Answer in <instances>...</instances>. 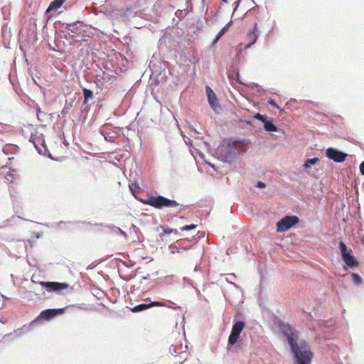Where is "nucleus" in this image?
I'll return each mask as SVG.
<instances>
[{"label":"nucleus","instance_id":"nucleus-1","mask_svg":"<svg viewBox=\"0 0 364 364\" xmlns=\"http://www.w3.org/2000/svg\"><path fill=\"white\" fill-rule=\"evenodd\" d=\"M279 328L287 337L291 351L294 355L296 364H311L313 353L307 348L305 342L297 343L298 333L291 326L285 323H282Z\"/></svg>","mask_w":364,"mask_h":364},{"label":"nucleus","instance_id":"nucleus-2","mask_svg":"<svg viewBox=\"0 0 364 364\" xmlns=\"http://www.w3.org/2000/svg\"><path fill=\"white\" fill-rule=\"evenodd\" d=\"M138 200L144 205H148L157 209L178 206V203L176 200L166 198L162 196H154L148 195L146 198H138Z\"/></svg>","mask_w":364,"mask_h":364},{"label":"nucleus","instance_id":"nucleus-3","mask_svg":"<svg viewBox=\"0 0 364 364\" xmlns=\"http://www.w3.org/2000/svg\"><path fill=\"white\" fill-rule=\"evenodd\" d=\"M299 219L296 215H287L277 223V231L279 232H285L297 224Z\"/></svg>","mask_w":364,"mask_h":364},{"label":"nucleus","instance_id":"nucleus-4","mask_svg":"<svg viewBox=\"0 0 364 364\" xmlns=\"http://www.w3.org/2000/svg\"><path fill=\"white\" fill-rule=\"evenodd\" d=\"M29 141L33 143L39 154L46 156V152L48 149L43 134H31Z\"/></svg>","mask_w":364,"mask_h":364},{"label":"nucleus","instance_id":"nucleus-5","mask_svg":"<svg viewBox=\"0 0 364 364\" xmlns=\"http://www.w3.org/2000/svg\"><path fill=\"white\" fill-rule=\"evenodd\" d=\"M65 308H58V309H48L43 310L41 312L39 316L36 318V319L33 321H37L38 320H46L50 321L53 318L63 314L65 312Z\"/></svg>","mask_w":364,"mask_h":364},{"label":"nucleus","instance_id":"nucleus-6","mask_svg":"<svg viewBox=\"0 0 364 364\" xmlns=\"http://www.w3.org/2000/svg\"><path fill=\"white\" fill-rule=\"evenodd\" d=\"M245 326L243 321H237L234 323L230 335L228 338V345H235L240 338V335Z\"/></svg>","mask_w":364,"mask_h":364},{"label":"nucleus","instance_id":"nucleus-7","mask_svg":"<svg viewBox=\"0 0 364 364\" xmlns=\"http://www.w3.org/2000/svg\"><path fill=\"white\" fill-rule=\"evenodd\" d=\"M38 284L46 289L47 291L58 292L61 290L67 289L69 285L66 283H60L55 282H39Z\"/></svg>","mask_w":364,"mask_h":364},{"label":"nucleus","instance_id":"nucleus-8","mask_svg":"<svg viewBox=\"0 0 364 364\" xmlns=\"http://www.w3.org/2000/svg\"><path fill=\"white\" fill-rule=\"evenodd\" d=\"M326 156L335 162L341 163L346 160L348 154L333 148H328L326 151Z\"/></svg>","mask_w":364,"mask_h":364},{"label":"nucleus","instance_id":"nucleus-9","mask_svg":"<svg viewBox=\"0 0 364 364\" xmlns=\"http://www.w3.org/2000/svg\"><path fill=\"white\" fill-rule=\"evenodd\" d=\"M205 90L210 106L215 111L219 107L218 100L210 87L205 86Z\"/></svg>","mask_w":364,"mask_h":364},{"label":"nucleus","instance_id":"nucleus-10","mask_svg":"<svg viewBox=\"0 0 364 364\" xmlns=\"http://www.w3.org/2000/svg\"><path fill=\"white\" fill-rule=\"evenodd\" d=\"M257 24L255 23L254 24L253 30L250 31L247 35L246 40L247 41V44L245 48H250L252 45H253L257 41Z\"/></svg>","mask_w":364,"mask_h":364},{"label":"nucleus","instance_id":"nucleus-11","mask_svg":"<svg viewBox=\"0 0 364 364\" xmlns=\"http://www.w3.org/2000/svg\"><path fill=\"white\" fill-rule=\"evenodd\" d=\"M79 21L73 22V23H67L64 27V32L68 35L70 36V33L77 34L79 31V28L77 26V24Z\"/></svg>","mask_w":364,"mask_h":364},{"label":"nucleus","instance_id":"nucleus-12","mask_svg":"<svg viewBox=\"0 0 364 364\" xmlns=\"http://www.w3.org/2000/svg\"><path fill=\"white\" fill-rule=\"evenodd\" d=\"M346 264L350 267H357L358 265V261L355 258L350 254L342 257Z\"/></svg>","mask_w":364,"mask_h":364},{"label":"nucleus","instance_id":"nucleus-13","mask_svg":"<svg viewBox=\"0 0 364 364\" xmlns=\"http://www.w3.org/2000/svg\"><path fill=\"white\" fill-rule=\"evenodd\" d=\"M65 1H66V0H53V1H52L50 3V4L46 10V12H49L50 11L57 10V9H60Z\"/></svg>","mask_w":364,"mask_h":364},{"label":"nucleus","instance_id":"nucleus-14","mask_svg":"<svg viewBox=\"0 0 364 364\" xmlns=\"http://www.w3.org/2000/svg\"><path fill=\"white\" fill-rule=\"evenodd\" d=\"M82 93L84 95L83 105H86L90 100L93 99V92L90 89L84 87L82 88Z\"/></svg>","mask_w":364,"mask_h":364},{"label":"nucleus","instance_id":"nucleus-15","mask_svg":"<svg viewBox=\"0 0 364 364\" xmlns=\"http://www.w3.org/2000/svg\"><path fill=\"white\" fill-rule=\"evenodd\" d=\"M100 133L101 134H113L114 126L109 122L105 124L100 129Z\"/></svg>","mask_w":364,"mask_h":364},{"label":"nucleus","instance_id":"nucleus-16","mask_svg":"<svg viewBox=\"0 0 364 364\" xmlns=\"http://www.w3.org/2000/svg\"><path fill=\"white\" fill-rule=\"evenodd\" d=\"M73 107V101L68 102V100H66L64 107L60 112V114L59 117H62L65 118L66 115L68 114L70 109Z\"/></svg>","mask_w":364,"mask_h":364},{"label":"nucleus","instance_id":"nucleus-17","mask_svg":"<svg viewBox=\"0 0 364 364\" xmlns=\"http://www.w3.org/2000/svg\"><path fill=\"white\" fill-rule=\"evenodd\" d=\"M264 127L266 131L267 132H277V127L269 120L268 118L264 122Z\"/></svg>","mask_w":364,"mask_h":364},{"label":"nucleus","instance_id":"nucleus-18","mask_svg":"<svg viewBox=\"0 0 364 364\" xmlns=\"http://www.w3.org/2000/svg\"><path fill=\"white\" fill-rule=\"evenodd\" d=\"M150 308L149 304H141L131 309L132 312H139Z\"/></svg>","mask_w":364,"mask_h":364},{"label":"nucleus","instance_id":"nucleus-19","mask_svg":"<svg viewBox=\"0 0 364 364\" xmlns=\"http://www.w3.org/2000/svg\"><path fill=\"white\" fill-rule=\"evenodd\" d=\"M232 23V21L229 22L225 26H224L218 33L215 42H217L224 34L228 30L229 27L230 26Z\"/></svg>","mask_w":364,"mask_h":364},{"label":"nucleus","instance_id":"nucleus-20","mask_svg":"<svg viewBox=\"0 0 364 364\" xmlns=\"http://www.w3.org/2000/svg\"><path fill=\"white\" fill-rule=\"evenodd\" d=\"M319 161V159L317 158V157H315V158H312V159H308L305 161V163L304 164V166L306 168H308L311 166V165H314L316 164V163H318Z\"/></svg>","mask_w":364,"mask_h":364},{"label":"nucleus","instance_id":"nucleus-21","mask_svg":"<svg viewBox=\"0 0 364 364\" xmlns=\"http://www.w3.org/2000/svg\"><path fill=\"white\" fill-rule=\"evenodd\" d=\"M37 111V118L40 122H44V117H46V113L41 111V108L38 107L36 108Z\"/></svg>","mask_w":364,"mask_h":364},{"label":"nucleus","instance_id":"nucleus-22","mask_svg":"<svg viewBox=\"0 0 364 364\" xmlns=\"http://www.w3.org/2000/svg\"><path fill=\"white\" fill-rule=\"evenodd\" d=\"M339 246H340V250H341L342 257L350 254L349 252H348L347 247L343 241H341L339 242Z\"/></svg>","mask_w":364,"mask_h":364},{"label":"nucleus","instance_id":"nucleus-23","mask_svg":"<svg viewBox=\"0 0 364 364\" xmlns=\"http://www.w3.org/2000/svg\"><path fill=\"white\" fill-rule=\"evenodd\" d=\"M352 276V278H353V281L354 282V284H360L362 283L363 280H362V278L357 274L355 273H353L351 274Z\"/></svg>","mask_w":364,"mask_h":364},{"label":"nucleus","instance_id":"nucleus-24","mask_svg":"<svg viewBox=\"0 0 364 364\" xmlns=\"http://www.w3.org/2000/svg\"><path fill=\"white\" fill-rule=\"evenodd\" d=\"M164 234H177L178 231L176 229L169 228L168 227H162Z\"/></svg>","mask_w":364,"mask_h":364},{"label":"nucleus","instance_id":"nucleus-25","mask_svg":"<svg viewBox=\"0 0 364 364\" xmlns=\"http://www.w3.org/2000/svg\"><path fill=\"white\" fill-rule=\"evenodd\" d=\"M232 144L234 147L236 149H242L245 146V142L243 141H234Z\"/></svg>","mask_w":364,"mask_h":364},{"label":"nucleus","instance_id":"nucleus-26","mask_svg":"<svg viewBox=\"0 0 364 364\" xmlns=\"http://www.w3.org/2000/svg\"><path fill=\"white\" fill-rule=\"evenodd\" d=\"M197 227L196 225H194V224H191V225H185V226H183L180 228V230L181 231H186V230H193L195 229Z\"/></svg>","mask_w":364,"mask_h":364},{"label":"nucleus","instance_id":"nucleus-27","mask_svg":"<svg viewBox=\"0 0 364 364\" xmlns=\"http://www.w3.org/2000/svg\"><path fill=\"white\" fill-rule=\"evenodd\" d=\"M105 139L109 142H114V133L113 134H102Z\"/></svg>","mask_w":364,"mask_h":364},{"label":"nucleus","instance_id":"nucleus-28","mask_svg":"<svg viewBox=\"0 0 364 364\" xmlns=\"http://www.w3.org/2000/svg\"><path fill=\"white\" fill-rule=\"evenodd\" d=\"M254 117H255V119H259V120L262 121L263 123H264V122L266 120V119L267 118V116H265V115H262V114H259V113L256 114L254 116Z\"/></svg>","mask_w":364,"mask_h":364},{"label":"nucleus","instance_id":"nucleus-29","mask_svg":"<svg viewBox=\"0 0 364 364\" xmlns=\"http://www.w3.org/2000/svg\"><path fill=\"white\" fill-rule=\"evenodd\" d=\"M122 235L124 237L125 239H127V233L126 232L122 230L120 228H115V235Z\"/></svg>","mask_w":364,"mask_h":364},{"label":"nucleus","instance_id":"nucleus-30","mask_svg":"<svg viewBox=\"0 0 364 364\" xmlns=\"http://www.w3.org/2000/svg\"><path fill=\"white\" fill-rule=\"evenodd\" d=\"M150 305V308L153 306H165V304L160 302V301H153L151 303H149Z\"/></svg>","mask_w":364,"mask_h":364},{"label":"nucleus","instance_id":"nucleus-31","mask_svg":"<svg viewBox=\"0 0 364 364\" xmlns=\"http://www.w3.org/2000/svg\"><path fill=\"white\" fill-rule=\"evenodd\" d=\"M268 104L277 108V109H280V107H279V105L274 102V100L272 99H270L269 101H268Z\"/></svg>","mask_w":364,"mask_h":364},{"label":"nucleus","instance_id":"nucleus-32","mask_svg":"<svg viewBox=\"0 0 364 364\" xmlns=\"http://www.w3.org/2000/svg\"><path fill=\"white\" fill-rule=\"evenodd\" d=\"M360 171L361 174L364 176V161L362 162L360 165Z\"/></svg>","mask_w":364,"mask_h":364},{"label":"nucleus","instance_id":"nucleus-33","mask_svg":"<svg viewBox=\"0 0 364 364\" xmlns=\"http://www.w3.org/2000/svg\"><path fill=\"white\" fill-rule=\"evenodd\" d=\"M176 15L178 16V17H181L183 15V11H181V10H178L176 12Z\"/></svg>","mask_w":364,"mask_h":364},{"label":"nucleus","instance_id":"nucleus-34","mask_svg":"<svg viewBox=\"0 0 364 364\" xmlns=\"http://www.w3.org/2000/svg\"><path fill=\"white\" fill-rule=\"evenodd\" d=\"M134 186H136V188H139V187L137 186L136 183H132L131 186H129V188L132 191V192L133 193L134 192Z\"/></svg>","mask_w":364,"mask_h":364},{"label":"nucleus","instance_id":"nucleus-35","mask_svg":"<svg viewBox=\"0 0 364 364\" xmlns=\"http://www.w3.org/2000/svg\"><path fill=\"white\" fill-rule=\"evenodd\" d=\"M257 186L259 188H264L265 184L263 182L259 181L257 183Z\"/></svg>","mask_w":364,"mask_h":364},{"label":"nucleus","instance_id":"nucleus-36","mask_svg":"<svg viewBox=\"0 0 364 364\" xmlns=\"http://www.w3.org/2000/svg\"><path fill=\"white\" fill-rule=\"evenodd\" d=\"M86 109H87V107H85V108L81 107V112H84Z\"/></svg>","mask_w":364,"mask_h":364},{"label":"nucleus","instance_id":"nucleus-37","mask_svg":"<svg viewBox=\"0 0 364 364\" xmlns=\"http://www.w3.org/2000/svg\"><path fill=\"white\" fill-rule=\"evenodd\" d=\"M65 145L68 146L69 144L67 141L63 142Z\"/></svg>","mask_w":364,"mask_h":364},{"label":"nucleus","instance_id":"nucleus-38","mask_svg":"<svg viewBox=\"0 0 364 364\" xmlns=\"http://www.w3.org/2000/svg\"><path fill=\"white\" fill-rule=\"evenodd\" d=\"M64 223H65V222L60 221L58 224L60 225V224H64Z\"/></svg>","mask_w":364,"mask_h":364},{"label":"nucleus","instance_id":"nucleus-39","mask_svg":"<svg viewBox=\"0 0 364 364\" xmlns=\"http://www.w3.org/2000/svg\"><path fill=\"white\" fill-rule=\"evenodd\" d=\"M65 122H66V119H65L64 121H63V124L64 125Z\"/></svg>","mask_w":364,"mask_h":364},{"label":"nucleus","instance_id":"nucleus-40","mask_svg":"<svg viewBox=\"0 0 364 364\" xmlns=\"http://www.w3.org/2000/svg\"><path fill=\"white\" fill-rule=\"evenodd\" d=\"M223 2L227 3L228 0H222Z\"/></svg>","mask_w":364,"mask_h":364},{"label":"nucleus","instance_id":"nucleus-41","mask_svg":"<svg viewBox=\"0 0 364 364\" xmlns=\"http://www.w3.org/2000/svg\"><path fill=\"white\" fill-rule=\"evenodd\" d=\"M108 4V1L105 2V4H104V6H106V4Z\"/></svg>","mask_w":364,"mask_h":364},{"label":"nucleus","instance_id":"nucleus-42","mask_svg":"<svg viewBox=\"0 0 364 364\" xmlns=\"http://www.w3.org/2000/svg\"><path fill=\"white\" fill-rule=\"evenodd\" d=\"M108 4V1L105 2V4H104V6H106V4Z\"/></svg>","mask_w":364,"mask_h":364}]
</instances>
